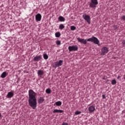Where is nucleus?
<instances>
[{"mask_svg": "<svg viewBox=\"0 0 125 125\" xmlns=\"http://www.w3.org/2000/svg\"><path fill=\"white\" fill-rule=\"evenodd\" d=\"M53 113H60V114H61L62 113H64V110L61 109H54L53 111Z\"/></svg>", "mask_w": 125, "mask_h": 125, "instance_id": "nucleus-14", "label": "nucleus"}, {"mask_svg": "<svg viewBox=\"0 0 125 125\" xmlns=\"http://www.w3.org/2000/svg\"><path fill=\"white\" fill-rule=\"evenodd\" d=\"M64 28L65 26L63 24H60L59 26V29L61 30H63V29H64Z\"/></svg>", "mask_w": 125, "mask_h": 125, "instance_id": "nucleus-18", "label": "nucleus"}, {"mask_svg": "<svg viewBox=\"0 0 125 125\" xmlns=\"http://www.w3.org/2000/svg\"><path fill=\"white\" fill-rule=\"evenodd\" d=\"M122 45H123V47H125V40H124L122 41Z\"/></svg>", "mask_w": 125, "mask_h": 125, "instance_id": "nucleus-27", "label": "nucleus"}, {"mask_svg": "<svg viewBox=\"0 0 125 125\" xmlns=\"http://www.w3.org/2000/svg\"><path fill=\"white\" fill-rule=\"evenodd\" d=\"M63 65V60H59V61L54 62L52 64V66L53 68L56 69V68H58V67H61Z\"/></svg>", "mask_w": 125, "mask_h": 125, "instance_id": "nucleus-3", "label": "nucleus"}, {"mask_svg": "<svg viewBox=\"0 0 125 125\" xmlns=\"http://www.w3.org/2000/svg\"><path fill=\"white\" fill-rule=\"evenodd\" d=\"M14 96V93L13 92H9L6 95V98H12Z\"/></svg>", "mask_w": 125, "mask_h": 125, "instance_id": "nucleus-11", "label": "nucleus"}, {"mask_svg": "<svg viewBox=\"0 0 125 125\" xmlns=\"http://www.w3.org/2000/svg\"><path fill=\"white\" fill-rule=\"evenodd\" d=\"M83 18L84 19V20H85V22H86L87 23H88V24H89V25H90L91 21V18H90V16L85 14L83 15L82 16Z\"/></svg>", "mask_w": 125, "mask_h": 125, "instance_id": "nucleus-5", "label": "nucleus"}, {"mask_svg": "<svg viewBox=\"0 0 125 125\" xmlns=\"http://www.w3.org/2000/svg\"><path fill=\"white\" fill-rule=\"evenodd\" d=\"M102 98H103V99H105L106 98V96L105 95V94L102 95Z\"/></svg>", "mask_w": 125, "mask_h": 125, "instance_id": "nucleus-28", "label": "nucleus"}, {"mask_svg": "<svg viewBox=\"0 0 125 125\" xmlns=\"http://www.w3.org/2000/svg\"><path fill=\"white\" fill-rule=\"evenodd\" d=\"M35 20L36 22H40L42 21V15L38 13L35 15Z\"/></svg>", "mask_w": 125, "mask_h": 125, "instance_id": "nucleus-9", "label": "nucleus"}, {"mask_svg": "<svg viewBox=\"0 0 125 125\" xmlns=\"http://www.w3.org/2000/svg\"><path fill=\"white\" fill-rule=\"evenodd\" d=\"M71 31H75L76 30V26L72 25L70 26Z\"/></svg>", "mask_w": 125, "mask_h": 125, "instance_id": "nucleus-23", "label": "nucleus"}, {"mask_svg": "<svg viewBox=\"0 0 125 125\" xmlns=\"http://www.w3.org/2000/svg\"><path fill=\"white\" fill-rule=\"evenodd\" d=\"M122 20L125 21V16H123L121 18Z\"/></svg>", "mask_w": 125, "mask_h": 125, "instance_id": "nucleus-29", "label": "nucleus"}, {"mask_svg": "<svg viewBox=\"0 0 125 125\" xmlns=\"http://www.w3.org/2000/svg\"><path fill=\"white\" fill-rule=\"evenodd\" d=\"M37 74L38 76H40V77H42V75H43V70H39L37 72Z\"/></svg>", "mask_w": 125, "mask_h": 125, "instance_id": "nucleus-15", "label": "nucleus"}, {"mask_svg": "<svg viewBox=\"0 0 125 125\" xmlns=\"http://www.w3.org/2000/svg\"><path fill=\"white\" fill-rule=\"evenodd\" d=\"M2 119V115H1V113H0V120H1Z\"/></svg>", "mask_w": 125, "mask_h": 125, "instance_id": "nucleus-31", "label": "nucleus"}, {"mask_svg": "<svg viewBox=\"0 0 125 125\" xmlns=\"http://www.w3.org/2000/svg\"><path fill=\"white\" fill-rule=\"evenodd\" d=\"M42 55L39 56H36L33 59V61L35 62H39V61H40V60H42Z\"/></svg>", "mask_w": 125, "mask_h": 125, "instance_id": "nucleus-10", "label": "nucleus"}, {"mask_svg": "<svg viewBox=\"0 0 125 125\" xmlns=\"http://www.w3.org/2000/svg\"><path fill=\"white\" fill-rule=\"evenodd\" d=\"M45 92L47 93V94H50V93H51V89H50V88L46 89Z\"/></svg>", "mask_w": 125, "mask_h": 125, "instance_id": "nucleus-20", "label": "nucleus"}, {"mask_svg": "<svg viewBox=\"0 0 125 125\" xmlns=\"http://www.w3.org/2000/svg\"><path fill=\"white\" fill-rule=\"evenodd\" d=\"M103 80H106V78L105 77H103Z\"/></svg>", "mask_w": 125, "mask_h": 125, "instance_id": "nucleus-33", "label": "nucleus"}, {"mask_svg": "<svg viewBox=\"0 0 125 125\" xmlns=\"http://www.w3.org/2000/svg\"><path fill=\"white\" fill-rule=\"evenodd\" d=\"M28 103L29 106L35 110L37 108V93L34 91L32 89H30L28 91Z\"/></svg>", "mask_w": 125, "mask_h": 125, "instance_id": "nucleus-1", "label": "nucleus"}, {"mask_svg": "<svg viewBox=\"0 0 125 125\" xmlns=\"http://www.w3.org/2000/svg\"><path fill=\"white\" fill-rule=\"evenodd\" d=\"M62 125H68V123L63 122Z\"/></svg>", "mask_w": 125, "mask_h": 125, "instance_id": "nucleus-30", "label": "nucleus"}, {"mask_svg": "<svg viewBox=\"0 0 125 125\" xmlns=\"http://www.w3.org/2000/svg\"><path fill=\"white\" fill-rule=\"evenodd\" d=\"M92 104V103L91 104H89V106H90L88 107V111L89 113H93V112L95 111V105H91Z\"/></svg>", "mask_w": 125, "mask_h": 125, "instance_id": "nucleus-8", "label": "nucleus"}, {"mask_svg": "<svg viewBox=\"0 0 125 125\" xmlns=\"http://www.w3.org/2000/svg\"><path fill=\"white\" fill-rule=\"evenodd\" d=\"M62 105V102L59 101L54 104V106H60Z\"/></svg>", "mask_w": 125, "mask_h": 125, "instance_id": "nucleus-13", "label": "nucleus"}, {"mask_svg": "<svg viewBox=\"0 0 125 125\" xmlns=\"http://www.w3.org/2000/svg\"><path fill=\"white\" fill-rule=\"evenodd\" d=\"M78 49V46L77 45H72L68 46V50L69 52H71V51H77Z\"/></svg>", "mask_w": 125, "mask_h": 125, "instance_id": "nucleus-7", "label": "nucleus"}, {"mask_svg": "<svg viewBox=\"0 0 125 125\" xmlns=\"http://www.w3.org/2000/svg\"><path fill=\"white\" fill-rule=\"evenodd\" d=\"M77 41L79 42H81V43H83V44H86V43H87V42H93L95 44H98L99 46L100 45L99 44V40L94 36H92L91 38H88L87 40L78 38Z\"/></svg>", "mask_w": 125, "mask_h": 125, "instance_id": "nucleus-2", "label": "nucleus"}, {"mask_svg": "<svg viewBox=\"0 0 125 125\" xmlns=\"http://www.w3.org/2000/svg\"><path fill=\"white\" fill-rule=\"evenodd\" d=\"M56 43L57 45H60V44H61V42L59 40H57L56 41Z\"/></svg>", "mask_w": 125, "mask_h": 125, "instance_id": "nucleus-25", "label": "nucleus"}, {"mask_svg": "<svg viewBox=\"0 0 125 125\" xmlns=\"http://www.w3.org/2000/svg\"><path fill=\"white\" fill-rule=\"evenodd\" d=\"M7 76V74H6V72H3L1 74V78L2 79H4L5 77Z\"/></svg>", "mask_w": 125, "mask_h": 125, "instance_id": "nucleus-17", "label": "nucleus"}, {"mask_svg": "<svg viewBox=\"0 0 125 125\" xmlns=\"http://www.w3.org/2000/svg\"><path fill=\"white\" fill-rule=\"evenodd\" d=\"M122 113H125V110H123V111H122Z\"/></svg>", "mask_w": 125, "mask_h": 125, "instance_id": "nucleus-34", "label": "nucleus"}, {"mask_svg": "<svg viewBox=\"0 0 125 125\" xmlns=\"http://www.w3.org/2000/svg\"><path fill=\"white\" fill-rule=\"evenodd\" d=\"M56 38H60V36H61V34L60 32H56L55 34Z\"/></svg>", "mask_w": 125, "mask_h": 125, "instance_id": "nucleus-19", "label": "nucleus"}, {"mask_svg": "<svg viewBox=\"0 0 125 125\" xmlns=\"http://www.w3.org/2000/svg\"><path fill=\"white\" fill-rule=\"evenodd\" d=\"M116 83H117V81H116V80L114 79V80H112V81H111L112 84L115 85V84H116Z\"/></svg>", "mask_w": 125, "mask_h": 125, "instance_id": "nucleus-24", "label": "nucleus"}, {"mask_svg": "<svg viewBox=\"0 0 125 125\" xmlns=\"http://www.w3.org/2000/svg\"><path fill=\"white\" fill-rule=\"evenodd\" d=\"M44 102V98L43 97H40L38 100L39 104H42Z\"/></svg>", "mask_w": 125, "mask_h": 125, "instance_id": "nucleus-12", "label": "nucleus"}, {"mask_svg": "<svg viewBox=\"0 0 125 125\" xmlns=\"http://www.w3.org/2000/svg\"><path fill=\"white\" fill-rule=\"evenodd\" d=\"M74 114H75V115H80V114H82V111L77 110L75 112Z\"/></svg>", "mask_w": 125, "mask_h": 125, "instance_id": "nucleus-22", "label": "nucleus"}, {"mask_svg": "<svg viewBox=\"0 0 125 125\" xmlns=\"http://www.w3.org/2000/svg\"><path fill=\"white\" fill-rule=\"evenodd\" d=\"M120 78H122V76L119 75V76L117 77V80H119V79H120Z\"/></svg>", "mask_w": 125, "mask_h": 125, "instance_id": "nucleus-32", "label": "nucleus"}, {"mask_svg": "<svg viewBox=\"0 0 125 125\" xmlns=\"http://www.w3.org/2000/svg\"><path fill=\"white\" fill-rule=\"evenodd\" d=\"M58 19L60 22H64V21L65 20L64 18L61 16L59 17Z\"/></svg>", "mask_w": 125, "mask_h": 125, "instance_id": "nucleus-16", "label": "nucleus"}, {"mask_svg": "<svg viewBox=\"0 0 125 125\" xmlns=\"http://www.w3.org/2000/svg\"><path fill=\"white\" fill-rule=\"evenodd\" d=\"M113 28H114V30L115 31H117V30H118V25H113Z\"/></svg>", "mask_w": 125, "mask_h": 125, "instance_id": "nucleus-26", "label": "nucleus"}, {"mask_svg": "<svg viewBox=\"0 0 125 125\" xmlns=\"http://www.w3.org/2000/svg\"><path fill=\"white\" fill-rule=\"evenodd\" d=\"M109 52V48L107 47H104L102 48L101 55L104 56Z\"/></svg>", "mask_w": 125, "mask_h": 125, "instance_id": "nucleus-6", "label": "nucleus"}, {"mask_svg": "<svg viewBox=\"0 0 125 125\" xmlns=\"http://www.w3.org/2000/svg\"><path fill=\"white\" fill-rule=\"evenodd\" d=\"M98 4V0H90L89 4V7L91 8H96L97 5Z\"/></svg>", "mask_w": 125, "mask_h": 125, "instance_id": "nucleus-4", "label": "nucleus"}, {"mask_svg": "<svg viewBox=\"0 0 125 125\" xmlns=\"http://www.w3.org/2000/svg\"><path fill=\"white\" fill-rule=\"evenodd\" d=\"M43 58L45 60H47V59H48V55L46 54H43Z\"/></svg>", "mask_w": 125, "mask_h": 125, "instance_id": "nucleus-21", "label": "nucleus"}]
</instances>
